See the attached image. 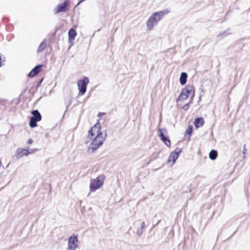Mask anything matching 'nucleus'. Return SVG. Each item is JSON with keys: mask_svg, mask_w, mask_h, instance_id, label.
Wrapping results in <instances>:
<instances>
[{"mask_svg": "<svg viewBox=\"0 0 250 250\" xmlns=\"http://www.w3.org/2000/svg\"><path fill=\"white\" fill-rule=\"evenodd\" d=\"M194 90V87L192 85L188 84L184 89H183L179 96V100L183 101L187 100L189 95Z\"/></svg>", "mask_w": 250, "mask_h": 250, "instance_id": "obj_5", "label": "nucleus"}, {"mask_svg": "<svg viewBox=\"0 0 250 250\" xmlns=\"http://www.w3.org/2000/svg\"><path fill=\"white\" fill-rule=\"evenodd\" d=\"M188 75L186 73L182 72L181 74L180 78V82L181 84L184 85L187 82Z\"/></svg>", "mask_w": 250, "mask_h": 250, "instance_id": "obj_15", "label": "nucleus"}, {"mask_svg": "<svg viewBox=\"0 0 250 250\" xmlns=\"http://www.w3.org/2000/svg\"><path fill=\"white\" fill-rule=\"evenodd\" d=\"M217 157V152L215 150H211L209 153V157L212 160H214L216 159Z\"/></svg>", "mask_w": 250, "mask_h": 250, "instance_id": "obj_16", "label": "nucleus"}, {"mask_svg": "<svg viewBox=\"0 0 250 250\" xmlns=\"http://www.w3.org/2000/svg\"><path fill=\"white\" fill-rule=\"evenodd\" d=\"M105 177L104 175H100L96 178L91 179L90 183V190L92 192L95 191L100 188L104 183Z\"/></svg>", "mask_w": 250, "mask_h": 250, "instance_id": "obj_3", "label": "nucleus"}, {"mask_svg": "<svg viewBox=\"0 0 250 250\" xmlns=\"http://www.w3.org/2000/svg\"><path fill=\"white\" fill-rule=\"evenodd\" d=\"M88 83L89 79L86 77L78 82V89L82 95H83L86 92V86Z\"/></svg>", "mask_w": 250, "mask_h": 250, "instance_id": "obj_7", "label": "nucleus"}, {"mask_svg": "<svg viewBox=\"0 0 250 250\" xmlns=\"http://www.w3.org/2000/svg\"><path fill=\"white\" fill-rule=\"evenodd\" d=\"M69 4L70 1L68 0H66L63 2L59 4L57 8L54 9V13L57 14L65 11L66 10V7Z\"/></svg>", "mask_w": 250, "mask_h": 250, "instance_id": "obj_9", "label": "nucleus"}, {"mask_svg": "<svg viewBox=\"0 0 250 250\" xmlns=\"http://www.w3.org/2000/svg\"><path fill=\"white\" fill-rule=\"evenodd\" d=\"M33 143V140L31 139H29L28 140V143L29 144H32Z\"/></svg>", "mask_w": 250, "mask_h": 250, "instance_id": "obj_24", "label": "nucleus"}, {"mask_svg": "<svg viewBox=\"0 0 250 250\" xmlns=\"http://www.w3.org/2000/svg\"><path fill=\"white\" fill-rule=\"evenodd\" d=\"M77 35L76 31L73 28H71L68 31L69 41H73Z\"/></svg>", "mask_w": 250, "mask_h": 250, "instance_id": "obj_13", "label": "nucleus"}, {"mask_svg": "<svg viewBox=\"0 0 250 250\" xmlns=\"http://www.w3.org/2000/svg\"><path fill=\"white\" fill-rule=\"evenodd\" d=\"M31 113L33 116L30 118L29 125L33 128L37 126V122L41 120L42 116L38 110H33Z\"/></svg>", "mask_w": 250, "mask_h": 250, "instance_id": "obj_4", "label": "nucleus"}, {"mask_svg": "<svg viewBox=\"0 0 250 250\" xmlns=\"http://www.w3.org/2000/svg\"><path fill=\"white\" fill-rule=\"evenodd\" d=\"M43 65L39 64L36 65L28 74V76L29 77H33L37 75L41 70Z\"/></svg>", "mask_w": 250, "mask_h": 250, "instance_id": "obj_12", "label": "nucleus"}, {"mask_svg": "<svg viewBox=\"0 0 250 250\" xmlns=\"http://www.w3.org/2000/svg\"><path fill=\"white\" fill-rule=\"evenodd\" d=\"M101 114H102V115H105V113H101Z\"/></svg>", "mask_w": 250, "mask_h": 250, "instance_id": "obj_25", "label": "nucleus"}, {"mask_svg": "<svg viewBox=\"0 0 250 250\" xmlns=\"http://www.w3.org/2000/svg\"><path fill=\"white\" fill-rule=\"evenodd\" d=\"M204 123V120L202 118H198L194 121V125L196 128H198L203 125Z\"/></svg>", "mask_w": 250, "mask_h": 250, "instance_id": "obj_14", "label": "nucleus"}, {"mask_svg": "<svg viewBox=\"0 0 250 250\" xmlns=\"http://www.w3.org/2000/svg\"><path fill=\"white\" fill-rule=\"evenodd\" d=\"M192 131V126H188V127L187 128L186 131V134L190 136L191 134Z\"/></svg>", "mask_w": 250, "mask_h": 250, "instance_id": "obj_19", "label": "nucleus"}, {"mask_svg": "<svg viewBox=\"0 0 250 250\" xmlns=\"http://www.w3.org/2000/svg\"><path fill=\"white\" fill-rule=\"evenodd\" d=\"M100 124L97 123L88 131V136L85 139L86 144H87L90 139L96 135L88 147L87 150L89 153H93L96 151L103 144L106 139V133H105L104 136H103L102 133L100 131Z\"/></svg>", "mask_w": 250, "mask_h": 250, "instance_id": "obj_1", "label": "nucleus"}, {"mask_svg": "<svg viewBox=\"0 0 250 250\" xmlns=\"http://www.w3.org/2000/svg\"><path fill=\"white\" fill-rule=\"evenodd\" d=\"M169 12V11L166 9L154 13L147 21V29L148 30H151L153 28L154 26L158 23L159 21H160L165 15L168 14Z\"/></svg>", "mask_w": 250, "mask_h": 250, "instance_id": "obj_2", "label": "nucleus"}, {"mask_svg": "<svg viewBox=\"0 0 250 250\" xmlns=\"http://www.w3.org/2000/svg\"><path fill=\"white\" fill-rule=\"evenodd\" d=\"M229 30V29H228L226 31H225L222 33H220L218 36H217V37H226L227 36V35H229L230 33H228V31Z\"/></svg>", "mask_w": 250, "mask_h": 250, "instance_id": "obj_18", "label": "nucleus"}, {"mask_svg": "<svg viewBox=\"0 0 250 250\" xmlns=\"http://www.w3.org/2000/svg\"><path fill=\"white\" fill-rule=\"evenodd\" d=\"M189 108V104H185L183 107V108L185 110H187Z\"/></svg>", "mask_w": 250, "mask_h": 250, "instance_id": "obj_20", "label": "nucleus"}, {"mask_svg": "<svg viewBox=\"0 0 250 250\" xmlns=\"http://www.w3.org/2000/svg\"><path fill=\"white\" fill-rule=\"evenodd\" d=\"M77 236L72 235L68 238L67 250H75L78 245Z\"/></svg>", "mask_w": 250, "mask_h": 250, "instance_id": "obj_8", "label": "nucleus"}, {"mask_svg": "<svg viewBox=\"0 0 250 250\" xmlns=\"http://www.w3.org/2000/svg\"><path fill=\"white\" fill-rule=\"evenodd\" d=\"M1 62L0 61V66H1Z\"/></svg>", "mask_w": 250, "mask_h": 250, "instance_id": "obj_27", "label": "nucleus"}, {"mask_svg": "<svg viewBox=\"0 0 250 250\" xmlns=\"http://www.w3.org/2000/svg\"><path fill=\"white\" fill-rule=\"evenodd\" d=\"M42 80L40 81V83H42Z\"/></svg>", "mask_w": 250, "mask_h": 250, "instance_id": "obj_26", "label": "nucleus"}, {"mask_svg": "<svg viewBox=\"0 0 250 250\" xmlns=\"http://www.w3.org/2000/svg\"><path fill=\"white\" fill-rule=\"evenodd\" d=\"M246 151H247V149L246 148V145H244V147H243V154H245L246 153Z\"/></svg>", "mask_w": 250, "mask_h": 250, "instance_id": "obj_23", "label": "nucleus"}, {"mask_svg": "<svg viewBox=\"0 0 250 250\" xmlns=\"http://www.w3.org/2000/svg\"><path fill=\"white\" fill-rule=\"evenodd\" d=\"M29 153L28 149L19 148L16 150L15 155L18 159H20L23 156H27Z\"/></svg>", "mask_w": 250, "mask_h": 250, "instance_id": "obj_11", "label": "nucleus"}, {"mask_svg": "<svg viewBox=\"0 0 250 250\" xmlns=\"http://www.w3.org/2000/svg\"><path fill=\"white\" fill-rule=\"evenodd\" d=\"M145 228V223L143 221L141 224V229L143 230Z\"/></svg>", "mask_w": 250, "mask_h": 250, "instance_id": "obj_21", "label": "nucleus"}, {"mask_svg": "<svg viewBox=\"0 0 250 250\" xmlns=\"http://www.w3.org/2000/svg\"><path fill=\"white\" fill-rule=\"evenodd\" d=\"M158 131L159 136L161 140L167 147H170L171 146V142L167 136V130L165 128H159Z\"/></svg>", "mask_w": 250, "mask_h": 250, "instance_id": "obj_6", "label": "nucleus"}, {"mask_svg": "<svg viewBox=\"0 0 250 250\" xmlns=\"http://www.w3.org/2000/svg\"><path fill=\"white\" fill-rule=\"evenodd\" d=\"M46 44V42L45 40H43L38 48V52H40L44 49Z\"/></svg>", "mask_w": 250, "mask_h": 250, "instance_id": "obj_17", "label": "nucleus"}, {"mask_svg": "<svg viewBox=\"0 0 250 250\" xmlns=\"http://www.w3.org/2000/svg\"><path fill=\"white\" fill-rule=\"evenodd\" d=\"M182 148L177 147L174 151H173L170 155L168 162L172 161L174 164L176 160L178 159L179 154L181 153Z\"/></svg>", "mask_w": 250, "mask_h": 250, "instance_id": "obj_10", "label": "nucleus"}, {"mask_svg": "<svg viewBox=\"0 0 250 250\" xmlns=\"http://www.w3.org/2000/svg\"><path fill=\"white\" fill-rule=\"evenodd\" d=\"M143 233V230L142 229H138L137 230V233L138 234V235H140L141 234H142Z\"/></svg>", "mask_w": 250, "mask_h": 250, "instance_id": "obj_22", "label": "nucleus"}]
</instances>
